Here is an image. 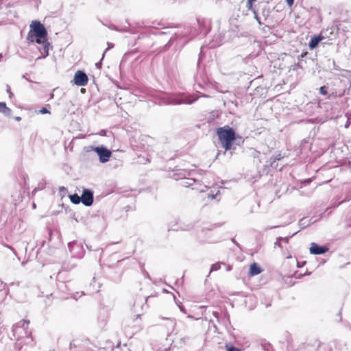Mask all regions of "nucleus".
Returning <instances> with one entry per match:
<instances>
[{"label":"nucleus","mask_w":351,"mask_h":351,"mask_svg":"<svg viewBox=\"0 0 351 351\" xmlns=\"http://www.w3.org/2000/svg\"><path fill=\"white\" fill-rule=\"evenodd\" d=\"M29 324V321L23 319L12 327L13 336L16 340L15 347L18 350H21L24 344H29L32 341Z\"/></svg>","instance_id":"1"},{"label":"nucleus","mask_w":351,"mask_h":351,"mask_svg":"<svg viewBox=\"0 0 351 351\" xmlns=\"http://www.w3.org/2000/svg\"><path fill=\"white\" fill-rule=\"evenodd\" d=\"M47 32L45 26L40 21H33L30 25V30L27 34V40L38 44H41L47 40Z\"/></svg>","instance_id":"2"},{"label":"nucleus","mask_w":351,"mask_h":351,"mask_svg":"<svg viewBox=\"0 0 351 351\" xmlns=\"http://www.w3.org/2000/svg\"><path fill=\"white\" fill-rule=\"evenodd\" d=\"M217 136L223 147L229 150L232 147V142L235 140V132L229 125L219 128L217 131Z\"/></svg>","instance_id":"3"},{"label":"nucleus","mask_w":351,"mask_h":351,"mask_svg":"<svg viewBox=\"0 0 351 351\" xmlns=\"http://www.w3.org/2000/svg\"><path fill=\"white\" fill-rule=\"evenodd\" d=\"M196 23L198 26V30H197L195 27L184 25L181 31H178L175 34L178 36L189 37L191 38L195 37L199 33H202L206 26V21L204 19L197 18L196 19Z\"/></svg>","instance_id":"4"},{"label":"nucleus","mask_w":351,"mask_h":351,"mask_svg":"<svg viewBox=\"0 0 351 351\" xmlns=\"http://www.w3.org/2000/svg\"><path fill=\"white\" fill-rule=\"evenodd\" d=\"M197 99V97L194 96H171L168 98L167 104L180 105L182 104H191Z\"/></svg>","instance_id":"5"},{"label":"nucleus","mask_w":351,"mask_h":351,"mask_svg":"<svg viewBox=\"0 0 351 351\" xmlns=\"http://www.w3.org/2000/svg\"><path fill=\"white\" fill-rule=\"evenodd\" d=\"M92 150L97 153L101 163L108 162L112 156V152L104 145L92 147Z\"/></svg>","instance_id":"6"},{"label":"nucleus","mask_w":351,"mask_h":351,"mask_svg":"<svg viewBox=\"0 0 351 351\" xmlns=\"http://www.w3.org/2000/svg\"><path fill=\"white\" fill-rule=\"evenodd\" d=\"M74 82L79 86H86L88 83V77L82 71H77L74 75Z\"/></svg>","instance_id":"7"},{"label":"nucleus","mask_w":351,"mask_h":351,"mask_svg":"<svg viewBox=\"0 0 351 351\" xmlns=\"http://www.w3.org/2000/svg\"><path fill=\"white\" fill-rule=\"evenodd\" d=\"M81 202L86 206H90L93 203V193L89 189H84L81 196Z\"/></svg>","instance_id":"8"},{"label":"nucleus","mask_w":351,"mask_h":351,"mask_svg":"<svg viewBox=\"0 0 351 351\" xmlns=\"http://www.w3.org/2000/svg\"><path fill=\"white\" fill-rule=\"evenodd\" d=\"M309 250L311 254L319 255L324 254L328 250V249L325 246H321L318 245L315 243H311Z\"/></svg>","instance_id":"9"},{"label":"nucleus","mask_w":351,"mask_h":351,"mask_svg":"<svg viewBox=\"0 0 351 351\" xmlns=\"http://www.w3.org/2000/svg\"><path fill=\"white\" fill-rule=\"evenodd\" d=\"M42 48L39 49V50L41 51V53L43 54L42 57L38 58V59L40 58H45L49 55V47L50 44L47 41V39L45 40L44 43H41Z\"/></svg>","instance_id":"10"},{"label":"nucleus","mask_w":351,"mask_h":351,"mask_svg":"<svg viewBox=\"0 0 351 351\" xmlns=\"http://www.w3.org/2000/svg\"><path fill=\"white\" fill-rule=\"evenodd\" d=\"M323 39L322 36H313L308 43V47L311 49L315 48L319 43Z\"/></svg>","instance_id":"11"},{"label":"nucleus","mask_w":351,"mask_h":351,"mask_svg":"<svg viewBox=\"0 0 351 351\" xmlns=\"http://www.w3.org/2000/svg\"><path fill=\"white\" fill-rule=\"evenodd\" d=\"M261 271H262V269L256 263H254L253 264H252L250 265V274L251 276L258 275V274H261Z\"/></svg>","instance_id":"12"},{"label":"nucleus","mask_w":351,"mask_h":351,"mask_svg":"<svg viewBox=\"0 0 351 351\" xmlns=\"http://www.w3.org/2000/svg\"><path fill=\"white\" fill-rule=\"evenodd\" d=\"M0 112L5 116H10L12 114V110L7 107L5 102H0Z\"/></svg>","instance_id":"13"},{"label":"nucleus","mask_w":351,"mask_h":351,"mask_svg":"<svg viewBox=\"0 0 351 351\" xmlns=\"http://www.w3.org/2000/svg\"><path fill=\"white\" fill-rule=\"evenodd\" d=\"M184 180L183 181L182 185L189 187L193 186V183L196 182V179L186 178L185 173L184 174Z\"/></svg>","instance_id":"14"},{"label":"nucleus","mask_w":351,"mask_h":351,"mask_svg":"<svg viewBox=\"0 0 351 351\" xmlns=\"http://www.w3.org/2000/svg\"><path fill=\"white\" fill-rule=\"evenodd\" d=\"M345 94V90H339V91H335L332 92L331 94L329 95L328 97V99H330L331 97H341L343 96Z\"/></svg>","instance_id":"15"},{"label":"nucleus","mask_w":351,"mask_h":351,"mask_svg":"<svg viewBox=\"0 0 351 351\" xmlns=\"http://www.w3.org/2000/svg\"><path fill=\"white\" fill-rule=\"evenodd\" d=\"M69 198H70L71 202L75 204H77L81 202V197H80L77 194H73V195H69Z\"/></svg>","instance_id":"16"},{"label":"nucleus","mask_w":351,"mask_h":351,"mask_svg":"<svg viewBox=\"0 0 351 351\" xmlns=\"http://www.w3.org/2000/svg\"><path fill=\"white\" fill-rule=\"evenodd\" d=\"M225 348L226 351H241L239 348L230 344H226Z\"/></svg>","instance_id":"17"},{"label":"nucleus","mask_w":351,"mask_h":351,"mask_svg":"<svg viewBox=\"0 0 351 351\" xmlns=\"http://www.w3.org/2000/svg\"><path fill=\"white\" fill-rule=\"evenodd\" d=\"M221 268V263H216L213 264L210 268V272L217 271Z\"/></svg>","instance_id":"18"},{"label":"nucleus","mask_w":351,"mask_h":351,"mask_svg":"<svg viewBox=\"0 0 351 351\" xmlns=\"http://www.w3.org/2000/svg\"><path fill=\"white\" fill-rule=\"evenodd\" d=\"M319 93L323 95H326L328 94L327 88L326 86H322L319 88Z\"/></svg>","instance_id":"19"},{"label":"nucleus","mask_w":351,"mask_h":351,"mask_svg":"<svg viewBox=\"0 0 351 351\" xmlns=\"http://www.w3.org/2000/svg\"><path fill=\"white\" fill-rule=\"evenodd\" d=\"M261 346L265 351H271V346L269 343L261 344Z\"/></svg>","instance_id":"20"},{"label":"nucleus","mask_w":351,"mask_h":351,"mask_svg":"<svg viewBox=\"0 0 351 351\" xmlns=\"http://www.w3.org/2000/svg\"><path fill=\"white\" fill-rule=\"evenodd\" d=\"M309 225V223H307L305 219H302L300 221V226L302 228H305Z\"/></svg>","instance_id":"21"},{"label":"nucleus","mask_w":351,"mask_h":351,"mask_svg":"<svg viewBox=\"0 0 351 351\" xmlns=\"http://www.w3.org/2000/svg\"><path fill=\"white\" fill-rule=\"evenodd\" d=\"M256 0H247V7L248 8L249 10H252V5H253V3Z\"/></svg>","instance_id":"22"},{"label":"nucleus","mask_w":351,"mask_h":351,"mask_svg":"<svg viewBox=\"0 0 351 351\" xmlns=\"http://www.w3.org/2000/svg\"><path fill=\"white\" fill-rule=\"evenodd\" d=\"M39 113L40 114H49L50 113V111L48 110L46 108H42L40 110H39Z\"/></svg>","instance_id":"23"},{"label":"nucleus","mask_w":351,"mask_h":351,"mask_svg":"<svg viewBox=\"0 0 351 351\" xmlns=\"http://www.w3.org/2000/svg\"><path fill=\"white\" fill-rule=\"evenodd\" d=\"M168 321L169 322V325L172 327V328H174L176 326V320L173 319H168Z\"/></svg>","instance_id":"24"},{"label":"nucleus","mask_w":351,"mask_h":351,"mask_svg":"<svg viewBox=\"0 0 351 351\" xmlns=\"http://www.w3.org/2000/svg\"><path fill=\"white\" fill-rule=\"evenodd\" d=\"M213 315L217 319V322H219V313L217 311H213Z\"/></svg>","instance_id":"25"},{"label":"nucleus","mask_w":351,"mask_h":351,"mask_svg":"<svg viewBox=\"0 0 351 351\" xmlns=\"http://www.w3.org/2000/svg\"><path fill=\"white\" fill-rule=\"evenodd\" d=\"M278 240H281V241H283L285 243H287L289 242V237H279Z\"/></svg>","instance_id":"26"},{"label":"nucleus","mask_w":351,"mask_h":351,"mask_svg":"<svg viewBox=\"0 0 351 351\" xmlns=\"http://www.w3.org/2000/svg\"><path fill=\"white\" fill-rule=\"evenodd\" d=\"M78 341L77 340L73 341L70 343V348H77V345L75 343V342Z\"/></svg>","instance_id":"27"},{"label":"nucleus","mask_w":351,"mask_h":351,"mask_svg":"<svg viewBox=\"0 0 351 351\" xmlns=\"http://www.w3.org/2000/svg\"><path fill=\"white\" fill-rule=\"evenodd\" d=\"M59 191L60 193L64 194L66 192L67 189L64 186H60Z\"/></svg>","instance_id":"28"},{"label":"nucleus","mask_w":351,"mask_h":351,"mask_svg":"<svg viewBox=\"0 0 351 351\" xmlns=\"http://www.w3.org/2000/svg\"><path fill=\"white\" fill-rule=\"evenodd\" d=\"M283 158V156L280 154H278L277 155H276L274 156V160H281L282 158Z\"/></svg>","instance_id":"29"},{"label":"nucleus","mask_w":351,"mask_h":351,"mask_svg":"<svg viewBox=\"0 0 351 351\" xmlns=\"http://www.w3.org/2000/svg\"><path fill=\"white\" fill-rule=\"evenodd\" d=\"M75 244V242H70V243H69V244H68V247H69V250H70L71 252L72 251V247H73V246Z\"/></svg>","instance_id":"30"},{"label":"nucleus","mask_w":351,"mask_h":351,"mask_svg":"<svg viewBox=\"0 0 351 351\" xmlns=\"http://www.w3.org/2000/svg\"><path fill=\"white\" fill-rule=\"evenodd\" d=\"M101 60H102V59H101L99 62H97V63L95 64V66H96L97 69H100L101 68V65H102Z\"/></svg>","instance_id":"31"},{"label":"nucleus","mask_w":351,"mask_h":351,"mask_svg":"<svg viewBox=\"0 0 351 351\" xmlns=\"http://www.w3.org/2000/svg\"><path fill=\"white\" fill-rule=\"evenodd\" d=\"M287 5L291 7L293 5L294 0H286Z\"/></svg>","instance_id":"32"},{"label":"nucleus","mask_w":351,"mask_h":351,"mask_svg":"<svg viewBox=\"0 0 351 351\" xmlns=\"http://www.w3.org/2000/svg\"><path fill=\"white\" fill-rule=\"evenodd\" d=\"M7 92L10 94V97H12L13 95L12 93L10 91V87L7 86Z\"/></svg>","instance_id":"33"},{"label":"nucleus","mask_w":351,"mask_h":351,"mask_svg":"<svg viewBox=\"0 0 351 351\" xmlns=\"http://www.w3.org/2000/svg\"><path fill=\"white\" fill-rule=\"evenodd\" d=\"M275 245L281 247H282V245H281V240H278V238L277 241L275 243Z\"/></svg>","instance_id":"34"},{"label":"nucleus","mask_w":351,"mask_h":351,"mask_svg":"<svg viewBox=\"0 0 351 351\" xmlns=\"http://www.w3.org/2000/svg\"><path fill=\"white\" fill-rule=\"evenodd\" d=\"M306 263L305 261L302 262L301 264H300L299 263H298V267H302L304 264Z\"/></svg>","instance_id":"35"},{"label":"nucleus","mask_w":351,"mask_h":351,"mask_svg":"<svg viewBox=\"0 0 351 351\" xmlns=\"http://www.w3.org/2000/svg\"><path fill=\"white\" fill-rule=\"evenodd\" d=\"M109 27L112 29L117 30L116 26L114 25H110Z\"/></svg>","instance_id":"36"},{"label":"nucleus","mask_w":351,"mask_h":351,"mask_svg":"<svg viewBox=\"0 0 351 351\" xmlns=\"http://www.w3.org/2000/svg\"><path fill=\"white\" fill-rule=\"evenodd\" d=\"M217 195V193L215 195H209V197H211L212 199H215Z\"/></svg>","instance_id":"37"},{"label":"nucleus","mask_w":351,"mask_h":351,"mask_svg":"<svg viewBox=\"0 0 351 351\" xmlns=\"http://www.w3.org/2000/svg\"><path fill=\"white\" fill-rule=\"evenodd\" d=\"M62 7H63V3H61L60 4V5H59V10H62Z\"/></svg>","instance_id":"38"},{"label":"nucleus","mask_w":351,"mask_h":351,"mask_svg":"<svg viewBox=\"0 0 351 351\" xmlns=\"http://www.w3.org/2000/svg\"><path fill=\"white\" fill-rule=\"evenodd\" d=\"M253 12H254V14H256V11H255L254 10H253ZM255 15H256V14H255ZM256 19H257V21H258V23H261V22L258 21V18L257 17V16H256Z\"/></svg>","instance_id":"39"},{"label":"nucleus","mask_w":351,"mask_h":351,"mask_svg":"<svg viewBox=\"0 0 351 351\" xmlns=\"http://www.w3.org/2000/svg\"><path fill=\"white\" fill-rule=\"evenodd\" d=\"M15 119H16V121H20V120L21 119V118L20 117H16L15 118Z\"/></svg>","instance_id":"40"},{"label":"nucleus","mask_w":351,"mask_h":351,"mask_svg":"<svg viewBox=\"0 0 351 351\" xmlns=\"http://www.w3.org/2000/svg\"><path fill=\"white\" fill-rule=\"evenodd\" d=\"M78 293H79L78 292H76V293L74 295V298L76 299V297L77 296Z\"/></svg>","instance_id":"41"},{"label":"nucleus","mask_w":351,"mask_h":351,"mask_svg":"<svg viewBox=\"0 0 351 351\" xmlns=\"http://www.w3.org/2000/svg\"><path fill=\"white\" fill-rule=\"evenodd\" d=\"M188 318H190V319H193V317L192 315H188L187 317Z\"/></svg>","instance_id":"42"},{"label":"nucleus","mask_w":351,"mask_h":351,"mask_svg":"<svg viewBox=\"0 0 351 351\" xmlns=\"http://www.w3.org/2000/svg\"><path fill=\"white\" fill-rule=\"evenodd\" d=\"M227 270H228V271L231 270V267H230V266H228V268H227Z\"/></svg>","instance_id":"43"},{"label":"nucleus","mask_w":351,"mask_h":351,"mask_svg":"<svg viewBox=\"0 0 351 351\" xmlns=\"http://www.w3.org/2000/svg\"><path fill=\"white\" fill-rule=\"evenodd\" d=\"M180 308L182 311H184V308H182V306H180Z\"/></svg>","instance_id":"44"},{"label":"nucleus","mask_w":351,"mask_h":351,"mask_svg":"<svg viewBox=\"0 0 351 351\" xmlns=\"http://www.w3.org/2000/svg\"><path fill=\"white\" fill-rule=\"evenodd\" d=\"M225 316H227V319H228V321L229 322V316H228V315H227L226 314H225Z\"/></svg>","instance_id":"45"},{"label":"nucleus","mask_w":351,"mask_h":351,"mask_svg":"<svg viewBox=\"0 0 351 351\" xmlns=\"http://www.w3.org/2000/svg\"><path fill=\"white\" fill-rule=\"evenodd\" d=\"M199 190V189H197ZM200 191H204V190L203 189H199Z\"/></svg>","instance_id":"46"},{"label":"nucleus","mask_w":351,"mask_h":351,"mask_svg":"<svg viewBox=\"0 0 351 351\" xmlns=\"http://www.w3.org/2000/svg\"><path fill=\"white\" fill-rule=\"evenodd\" d=\"M345 126H346V128H348V123H347Z\"/></svg>","instance_id":"47"},{"label":"nucleus","mask_w":351,"mask_h":351,"mask_svg":"<svg viewBox=\"0 0 351 351\" xmlns=\"http://www.w3.org/2000/svg\"><path fill=\"white\" fill-rule=\"evenodd\" d=\"M35 207H36V204H33V208H35Z\"/></svg>","instance_id":"48"},{"label":"nucleus","mask_w":351,"mask_h":351,"mask_svg":"<svg viewBox=\"0 0 351 351\" xmlns=\"http://www.w3.org/2000/svg\"><path fill=\"white\" fill-rule=\"evenodd\" d=\"M2 58V54L0 53V59Z\"/></svg>","instance_id":"49"},{"label":"nucleus","mask_w":351,"mask_h":351,"mask_svg":"<svg viewBox=\"0 0 351 351\" xmlns=\"http://www.w3.org/2000/svg\"><path fill=\"white\" fill-rule=\"evenodd\" d=\"M53 97V94H51V98H52Z\"/></svg>","instance_id":"50"}]
</instances>
